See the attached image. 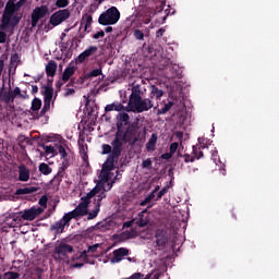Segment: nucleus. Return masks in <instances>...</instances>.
Here are the masks:
<instances>
[{
  "label": "nucleus",
  "mask_w": 279,
  "mask_h": 279,
  "mask_svg": "<svg viewBox=\"0 0 279 279\" xmlns=\"http://www.w3.org/2000/svg\"><path fill=\"white\" fill-rule=\"evenodd\" d=\"M155 247L158 250V252H162L167 247V243H169V235L167 234V231L162 229H157L155 231Z\"/></svg>",
  "instance_id": "nucleus-8"
},
{
  "label": "nucleus",
  "mask_w": 279,
  "mask_h": 279,
  "mask_svg": "<svg viewBox=\"0 0 279 279\" xmlns=\"http://www.w3.org/2000/svg\"><path fill=\"white\" fill-rule=\"evenodd\" d=\"M151 201L146 196L144 201L140 203V206H147Z\"/></svg>",
  "instance_id": "nucleus-58"
},
{
  "label": "nucleus",
  "mask_w": 279,
  "mask_h": 279,
  "mask_svg": "<svg viewBox=\"0 0 279 279\" xmlns=\"http://www.w3.org/2000/svg\"><path fill=\"white\" fill-rule=\"evenodd\" d=\"M171 108H173V101H168L161 109L157 110V114H167Z\"/></svg>",
  "instance_id": "nucleus-30"
},
{
  "label": "nucleus",
  "mask_w": 279,
  "mask_h": 279,
  "mask_svg": "<svg viewBox=\"0 0 279 279\" xmlns=\"http://www.w3.org/2000/svg\"><path fill=\"white\" fill-rule=\"evenodd\" d=\"M40 108H43V100H40V98H34L32 100V105H31V110L29 114H36V112H38L40 110Z\"/></svg>",
  "instance_id": "nucleus-27"
},
{
  "label": "nucleus",
  "mask_w": 279,
  "mask_h": 279,
  "mask_svg": "<svg viewBox=\"0 0 279 279\" xmlns=\"http://www.w3.org/2000/svg\"><path fill=\"white\" fill-rule=\"evenodd\" d=\"M133 36H134L135 40H145V33H143V31H141V29H135L133 32Z\"/></svg>",
  "instance_id": "nucleus-38"
},
{
  "label": "nucleus",
  "mask_w": 279,
  "mask_h": 279,
  "mask_svg": "<svg viewBox=\"0 0 279 279\" xmlns=\"http://www.w3.org/2000/svg\"><path fill=\"white\" fill-rule=\"evenodd\" d=\"M151 166H153V161H151V158H147L145 160H143L142 162V167L143 169H151Z\"/></svg>",
  "instance_id": "nucleus-41"
},
{
  "label": "nucleus",
  "mask_w": 279,
  "mask_h": 279,
  "mask_svg": "<svg viewBox=\"0 0 279 279\" xmlns=\"http://www.w3.org/2000/svg\"><path fill=\"white\" fill-rule=\"evenodd\" d=\"M146 197L151 202V201L155 199V197H156V192L150 193V194L147 195Z\"/></svg>",
  "instance_id": "nucleus-61"
},
{
  "label": "nucleus",
  "mask_w": 279,
  "mask_h": 279,
  "mask_svg": "<svg viewBox=\"0 0 279 279\" xmlns=\"http://www.w3.org/2000/svg\"><path fill=\"white\" fill-rule=\"evenodd\" d=\"M145 213H147V209L138 214V220L136 221V226H138V228H145V226H147V220H145Z\"/></svg>",
  "instance_id": "nucleus-29"
},
{
  "label": "nucleus",
  "mask_w": 279,
  "mask_h": 279,
  "mask_svg": "<svg viewBox=\"0 0 279 279\" xmlns=\"http://www.w3.org/2000/svg\"><path fill=\"white\" fill-rule=\"evenodd\" d=\"M32 93L33 95H36V93H38V85H32Z\"/></svg>",
  "instance_id": "nucleus-60"
},
{
  "label": "nucleus",
  "mask_w": 279,
  "mask_h": 279,
  "mask_svg": "<svg viewBox=\"0 0 279 279\" xmlns=\"http://www.w3.org/2000/svg\"><path fill=\"white\" fill-rule=\"evenodd\" d=\"M68 169H69V160H63L52 182H54V184H60V182H62V180L64 179V175H66Z\"/></svg>",
  "instance_id": "nucleus-14"
},
{
  "label": "nucleus",
  "mask_w": 279,
  "mask_h": 279,
  "mask_svg": "<svg viewBox=\"0 0 279 279\" xmlns=\"http://www.w3.org/2000/svg\"><path fill=\"white\" fill-rule=\"evenodd\" d=\"M100 205L96 204L95 209L90 213L87 211V220L90 221L93 219H96L97 215H99Z\"/></svg>",
  "instance_id": "nucleus-33"
},
{
  "label": "nucleus",
  "mask_w": 279,
  "mask_h": 279,
  "mask_svg": "<svg viewBox=\"0 0 279 279\" xmlns=\"http://www.w3.org/2000/svg\"><path fill=\"white\" fill-rule=\"evenodd\" d=\"M19 182H29V169L24 163H21L19 167Z\"/></svg>",
  "instance_id": "nucleus-18"
},
{
  "label": "nucleus",
  "mask_w": 279,
  "mask_h": 279,
  "mask_svg": "<svg viewBox=\"0 0 279 279\" xmlns=\"http://www.w3.org/2000/svg\"><path fill=\"white\" fill-rule=\"evenodd\" d=\"M98 247H99V244L90 245V246H88L87 252H90L92 254H95V252H97Z\"/></svg>",
  "instance_id": "nucleus-52"
},
{
  "label": "nucleus",
  "mask_w": 279,
  "mask_h": 279,
  "mask_svg": "<svg viewBox=\"0 0 279 279\" xmlns=\"http://www.w3.org/2000/svg\"><path fill=\"white\" fill-rule=\"evenodd\" d=\"M161 160H171L173 158V155L171 153H165L160 156Z\"/></svg>",
  "instance_id": "nucleus-51"
},
{
  "label": "nucleus",
  "mask_w": 279,
  "mask_h": 279,
  "mask_svg": "<svg viewBox=\"0 0 279 279\" xmlns=\"http://www.w3.org/2000/svg\"><path fill=\"white\" fill-rule=\"evenodd\" d=\"M143 98V90L141 89V85L133 84L131 88V95L129 97V106L138 101V99Z\"/></svg>",
  "instance_id": "nucleus-13"
},
{
  "label": "nucleus",
  "mask_w": 279,
  "mask_h": 279,
  "mask_svg": "<svg viewBox=\"0 0 279 279\" xmlns=\"http://www.w3.org/2000/svg\"><path fill=\"white\" fill-rule=\"evenodd\" d=\"M39 171L43 173V175H50V173L53 171L49 165L43 162L39 165Z\"/></svg>",
  "instance_id": "nucleus-31"
},
{
  "label": "nucleus",
  "mask_w": 279,
  "mask_h": 279,
  "mask_svg": "<svg viewBox=\"0 0 279 279\" xmlns=\"http://www.w3.org/2000/svg\"><path fill=\"white\" fill-rule=\"evenodd\" d=\"M167 193H169V185H166L160 190V192L157 194L155 202H159V199H162V197H165Z\"/></svg>",
  "instance_id": "nucleus-36"
},
{
  "label": "nucleus",
  "mask_w": 279,
  "mask_h": 279,
  "mask_svg": "<svg viewBox=\"0 0 279 279\" xmlns=\"http://www.w3.org/2000/svg\"><path fill=\"white\" fill-rule=\"evenodd\" d=\"M70 17L71 12L69 11V9L59 10L50 16L49 23L50 25H53V27H58L60 23H64V21H66Z\"/></svg>",
  "instance_id": "nucleus-9"
},
{
  "label": "nucleus",
  "mask_w": 279,
  "mask_h": 279,
  "mask_svg": "<svg viewBox=\"0 0 279 279\" xmlns=\"http://www.w3.org/2000/svg\"><path fill=\"white\" fill-rule=\"evenodd\" d=\"M145 275L141 274V272H135L131 276V279H141L144 278Z\"/></svg>",
  "instance_id": "nucleus-55"
},
{
  "label": "nucleus",
  "mask_w": 279,
  "mask_h": 279,
  "mask_svg": "<svg viewBox=\"0 0 279 279\" xmlns=\"http://www.w3.org/2000/svg\"><path fill=\"white\" fill-rule=\"evenodd\" d=\"M56 71H58V63L56 61H49L46 65V75L48 77H54Z\"/></svg>",
  "instance_id": "nucleus-22"
},
{
  "label": "nucleus",
  "mask_w": 279,
  "mask_h": 279,
  "mask_svg": "<svg viewBox=\"0 0 279 279\" xmlns=\"http://www.w3.org/2000/svg\"><path fill=\"white\" fill-rule=\"evenodd\" d=\"M88 202L81 198L78 206L74 210L69 211L68 215L72 219H77V217H86V215H88Z\"/></svg>",
  "instance_id": "nucleus-10"
},
{
  "label": "nucleus",
  "mask_w": 279,
  "mask_h": 279,
  "mask_svg": "<svg viewBox=\"0 0 279 279\" xmlns=\"http://www.w3.org/2000/svg\"><path fill=\"white\" fill-rule=\"evenodd\" d=\"M82 25H84L85 29H88V27H90V25H93V15H90V14L83 15Z\"/></svg>",
  "instance_id": "nucleus-32"
},
{
  "label": "nucleus",
  "mask_w": 279,
  "mask_h": 279,
  "mask_svg": "<svg viewBox=\"0 0 279 279\" xmlns=\"http://www.w3.org/2000/svg\"><path fill=\"white\" fill-rule=\"evenodd\" d=\"M102 199H104V198L100 196V194L97 195V198H96L97 203H96V204H99V205L101 206Z\"/></svg>",
  "instance_id": "nucleus-64"
},
{
  "label": "nucleus",
  "mask_w": 279,
  "mask_h": 279,
  "mask_svg": "<svg viewBox=\"0 0 279 279\" xmlns=\"http://www.w3.org/2000/svg\"><path fill=\"white\" fill-rule=\"evenodd\" d=\"M16 97H24L23 93H21V87H15L13 90L12 88L9 92H5V87L0 88V99L4 104H14Z\"/></svg>",
  "instance_id": "nucleus-5"
},
{
  "label": "nucleus",
  "mask_w": 279,
  "mask_h": 279,
  "mask_svg": "<svg viewBox=\"0 0 279 279\" xmlns=\"http://www.w3.org/2000/svg\"><path fill=\"white\" fill-rule=\"evenodd\" d=\"M56 254L59 256H66V254H73V246L71 244H66L64 242H61L59 245L54 247Z\"/></svg>",
  "instance_id": "nucleus-17"
},
{
  "label": "nucleus",
  "mask_w": 279,
  "mask_h": 279,
  "mask_svg": "<svg viewBox=\"0 0 279 279\" xmlns=\"http://www.w3.org/2000/svg\"><path fill=\"white\" fill-rule=\"evenodd\" d=\"M134 226V220H130L123 223V228H132Z\"/></svg>",
  "instance_id": "nucleus-56"
},
{
  "label": "nucleus",
  "mask_w": 279,
  "mask_h": 279,
  "mask_svg": "<svg viewBox=\"0 0 279 279\" xmlns=\"http://www.w3.org/2000/svg\"><path fill=\"white\" fill-rule=\"evenodd\" d=\"M117 131L110 144H102V155L108 156L98 177L97 186L104 187V184L110 182V171L119 162L123 147L125 145H136L138 143V125L130 122V114L120 112L117 116Z\"/></svg>",
  "instance_id": "nucleus-1"
},
{
  "label": "nucleus",
  "mask_w": 279,
  "mask_h": 279,
  "mask_svg": "<svg viewBox=\"0 0 279 279\" xmlns=\"http://www.w3.org/2000/svg\"><path fill=\"white\" fill-rule=\"evenodd\" d=\"M99 48L97 46H89L87 49H85L81 54H78L77 60L80 64L86 62L87 58H90L97 53Z\"/></svg>",
  "instance_id": "nucleus-15"
},
{
  "label": "nucleus",
  "mask_w": 279,
  "mask_h": 279,
  "mask_svg": "<svg viewBox=\"0 0 279 279\" xmlns=\"http://www.w3.org/2000/svg\"><path fill=\"white\" fill-rule=\"evenodd\" d=\"M171 5H168L167 9L165 10V15L162 16L163 22L167 21V16H169L170 14H175V11L171 12Z\"/></svg>",
  "instance_id": "nucleus-46"
},
{
  "label": "nucleus",
  "mask_w": 279,
  "mask_h": 279,
  "mask_svg": "<svg viewBox=\"0 0 279 279\" xmlns=\"http://www.w3.org/2000/svg\"><path fill=\"white\" fill-rule=\"evenodd\" d=\"M130 255V250L125 247H120L113 251V257L111 258V263H121L125 256Z\"/></svg>",
  "instance_id": "nucleus-16"
},
{
  "label": "nucleus",
  "mask_w": 279,
  "mask_h": 279,
  "mask_svg": "<svg viewBox=\"0 0 279 279\" xmlns=\"http://www.w3.org/2000/svg\"><path fill=\"white\" fill-rule=\"evenodd\" d=\"M8 38V34H5V32L0 31V45H3V43H5Z\"/></svg>",
  "instance_id": "nucleus-49"
},
{
  "label": "nucleus",
  "mask_w": 279,
  "mask_h": 279,
  "mask_svg": "<svg viewBox=\"0 0 279 279\" xmlns=\"http://www.w3.org/2000/svg\"><path fill=\"white\" fill-rule=\"evenodd\" d=\"M25 3H27V0H20L15 3V10H21V8H23V5H25Z\"/></svg>",
  "instance_id": "nucleus-50"
},
{
  "label": "nucleus",
  "mask_w": 279,
  "mask_h": 279,
  "mask_svg": "<svg viewBox=\"0 0 279 279\" xmlns=\"http://www.w3.org/2000/svg\"><path fill=\"white\" fill-rule=\"evenodd\" d=\"M72 218L69 214H64V216L57 222L50 226V230H54L56 234H62L64 232V228L71 223Z\"/></svg>",
  "instance_id": "nucleus-11"
},
{
  "label": "nucleus",
  "mask_w": 279,
  "mask_h": 279,
  "mask_svg": "<svg viewBox=\"0 0 279 279\" xmlns=\"http://www.w3.org/2000/svg\"><path fill=\"white\" fill-rule=\"evenodd\" d=\"M75 93V89L73 88H66L64 93V97H71Z\"/></svg>",
  "instance_id": "nucleus-54"
},
{
  "label": "nucleus",
  "mask_w": 279,
  "mask_h": 279,
  "mask_svg": "<svg viewBox=\"0 0 279 279\" xmlns=\"http://www.w3.org/2000/svg\"><path fill=\"white\" fill-rule=\"evenodd\" d=\"M102 199H104V198L100 196V194L97 195V198H96L97 203H96V204H99V205L101 206Z\"/></svg>",
  "instance_id": "nucleus-63"
},
{
  "label": "nucleus",
  "mask_w": 279,
  "mask_h": 279,
  "mask_svg": "<svg viewBox=\"0 0 279 279\" xmlns=\"http://www.w3.org/2000/svg\"><path fill=\"white\" fill-rule=\"evenodd\" d=\"M105 110L107 112H112V110H114L116 112H123V110H128L125 109V106H123V104L121 102H113V104H109L105 107Z\"/></svg>",
  "instance_id": "nucleus-21"
},
{
  "label": "nucleus",
  "mask_w": 279,
  "mask_h": 279,
  "mask_svg": "<svg viewBox=\"0 0 279 279\" xmlns=\"http://www.w3.org/2000/svg\"><path fill=\"white\" fill-rule=\"evenodd\" d=\"M4 278L5 279H19V278H21V274L14 272V271H8V272H4Z\"/></svg>",
  "instance_id": "nucleus-40"
},
{
  "label": "nucleus",
  "mask_w": 279,
  "mask_h": 279,
  "mask_svg": "<svg viewBox=\"0 0 279 279\" xmlns=\"http://www.w3.org/2000/svg\"><path fill=\"white\" fill-rule=\"evenodd\" d=\"M106 36V33L104 31H100L93 35L94 40H99V38H104Z\"/></svg>",
  "instance_id": "nucleus-48"
},
{
  "label": "nucleus",
  "mask_w": 279,
  "mask_h": 279,
  "mask_svg": "<svg viewBox=\"0 0 279 279\" xmlns=\"http://www.w3.org/2000/svg\"><path fill=\"white\" fill-rule=\"evenodd\" d=\"M68 5H69V0H57L56 1L57 8H68Z\"/></svg>",
  "instance_id": "nucleus-45"
},
{
  "label": "nucleus",
  "mask_w": 279,
  "mask_h": 279,
  "mask_svg": "<svg viewBox=\"0 0 279 279\" xmlns=\"http://www.w3.org/2000/svg\"><path fill=\"white\" fill-rule=\"evenodd\" d=\"M58 151L63 160H69V154H66V148H64V146L60 145Z\"/></svg>",
  "instance_id": "nucleus-39"
},
{
  "label": "nucleus",
  "mask_w": 279,
  "mask_h": 279,
  "mask_svg": "<svg viewBox=\"0 0 279 279\" xmlns=\"http://www.w3.org/2000/svg\"><path fill=\"white\" fill-rule=\"evenodd\" d=\"M119 19H121V12H119L117 7H111L100 14L98 23L99 25H117V23H119Z\"/></svg>",
  "instance_id": "nucleus-3"
},
{
  "label": "nucleus",
  "mask_w": 279,
  "mask_h": 279,
  "mask_svg": "<svg viewBox=\"0 0 279 279\" xmlns=\"http://www.w3.org/2000/svg\"><path fill=\"white\" fill-rule=\"evenodd\" d=\"M20 99H29V95L27 94V92H23L22 97H20Z\"/></svg>",
  "instance_id": "nucleus-62"
},
{
  "label": "nucleus",
  "mask_w": 279,
  "mask_h": 279,
  "mask_svg": "<svg viewBox=\"0 0 279 279\" xmlns=\"http://www.w3.org/2000/svg\"><path fill=\"white\" fill-rule=\"evenodd\" d=\"M163 96H165V90H162L161 88H159L156 85L149 86V98L150 99H156V101H160Z\"/></svg>",
  "instance_id": "nucleus-19"
},
{
  "label": "nucleus",
  "mask_w": 279,
  "mask_h": 279,
  "mask_svg": "<svg viewBox=\"0 0 279 279\" xmlns=\"http://www.w3.org/2000/svg\"><path fill=\"white\" fill-rule=\"evenodd\" d=\"M45 153L49 156L51 154L52 156L56 155V147L49 145V146H44Z\"/></svg>",
  "instance_id": "nucleus-44"
},
{
  "label": "nucleus",
  "mask_w": 279,
  "mask_h": 279,
  "mask_svg": "<svg viewBox=\"0 0 279 279\" xmlns=\"http://www.w3.org/2000/svg\"><path fill=\"white\" fill-rule=\"evenodd\" d=\"M49 14V7L43 4L40 7H36L31 14V26L32 28L38 25V22L41 19H45Z\"/></svg>",
  "instance_id": "nucleus-7"
},
{
  "label": "nucleus",
  "mask_w": 279,
  "mask_h": 279,
  "mask_svg": "<svg viewBox=\"0 0 279 279\" xmlns=\"http://www.w3.org/2000/svg\"><path fill=\"white\" fill-rule=\"evenodd\" d=\"M39 204L41 206H47V196H41V198L39 199Z\"/></svg>",
  "instance_id": "nucleus-57"
},
{
  "label": "nucleus",
  "mask_w": 279,
  "mask_h": 279,
  "mask_svg": "<svg viewBox=\"0 0 279 279\" xmlns=\"http://www.w3.org/2000/svg\"><path fill=\"white\" fill-rule=\"evenodd\" d=\"M202 149H204V146H193L194 158H196L197 160H199V158H204V151H202Z\"/></svg>",
  "instance_id": "nucleus-34"
},
{
  "label": "nucleus",
  "mask_w": 279,
  "mask_h": 279,
  "mask_svg": "<svg viewBox=\"0 0 279 279\" xmlns=\"http://www.w3.org/2000/svg\"><path fill=\"white\" fill-rule=\"evenodd\" d=\"M14 12H19L14 0H9L5 4L4 12L2 15V24L0 26L1 29H8V24L10 23V17L14 16Z\"/></svg>",
  "instance_id": "nucleus-6"
},
{
  "label": "nucleus",
  "mask_w": 279,
  "mask_h": 279,
  "mask_svg": "<svg viewBox=\"0 0 279 279\" xmlns=\"http://www.w3.org/2000/svg\"><path fill=\"white\" fill-rule=\"evenodd\" d=\"M38 187L29 186V187H21L15 191V195H32V193H36Z\"/></svg>",
  "instance_id": "nucleus-26"
},
{
  "label": "nucleus",
  "mask_w": 279,
  "mask_h": 279,
  "mask_svg": "<svg viewBox=\"0 0 279 279\" xmlns=\"http://www.w3.org/2000/svg\"><path fill=\"white\" fill-rule=\"evenodd\" d=\"M156 143H158V134L153 133L150 138L146 143L147 151H156Z\"/></svg>",
  "instance_id": "nucleus-24"
},
{
  "label": "nucleus",
  "mask_w": 279,
  "mask_h": 279,
  "mask_svg": "<svg viewBox=\"0 0 279 279\" xmlns=\"http://www.w3.org/2000/svg\"><path fill=\"white\" fill-rule=\"evenodd\" d=\"M154 108L155 110L158 109V105L154 107V100H151L149 97L148 98H141L136 100L134 104L131 106H128L126 112H149Z\"/></svg>",
  "instance_id": "nucleus-4"
},
{
  "label": "nucleus",
  "mask_w": 279,
  "mask_h": 279,
  "mask_svg": "<svg viewBox=\"0 0 279 279\" xmlns=\"http://www.w3.org/2000/svg\"><path fill=\"white\" fill-rule=\"evenodd\" d=\"M101 73H102L101 69H95L92 72H89V77H99Z\"/></svg>",
  "instance_id": "nucleus-47"
},
{
  "label": "nucleus",
  "mask_w": 279,
  "mask_h": 279,
  "mask_svg": "<svg viewBox=\"0 0 279 279\" xmlns=\"http://www.w3.org/2000/svg\"><path fill=\"white\" fill-rule=\"evenodd\" d=\"M44 92V107L40 111L36 113H31V117L36 119L37 121L43 119V117H47V112L51 110V99H53V87L45 86Z\"/></svg>",
  "instance_id": "nucleus-2"
},
{
  "label": "nucleus",
  "mask_w": 279,
  "mask_h": 279,
  "mask_svg": "<svg viewBox=\"0 0 279 279\" xmlns=\"http://www.w3.org/2000/svg\"><path fill=\"white\" fill-rule=\"evenodd\" d=\"M73 75H75V65L70 63L69 66H66L63 71L62 82H69Z\"/></svg>",
  "instance_id": "nucleus-20"
},
{
  "label": "nucleus",
  "mask_w": 279,
  "mask_h": 279,
  "mask_svg": "<svg viewBox=\"0 0 279 279\" xmlns=\"http://www.w3.org/2000/svg\"><path fill=\"white\" fill-rule=\"evenodd\" d=\"M165 32H166L165 28H159V29L156 32L157 38H162V37L165 36Z\"/></svg>",
  "instance_id": "nucleus-53"
},
{
  "label": "nucleus",
  "mask_w": 279,
  "mask_h": 279,
  "mask_svg": "<svg viewBox=\"0 0 279 279\" xmlns=\"http://www.w3.org/2000/svg\"><path fill=\"white\" fill-rule=\"evenodd\" d=\"M154 4H155V12L156 14H160V12H162V10H165V4L167 3V0H153Z\"/></svg>",
  "instance_id": "nucleus-28"
},
{
  "label": "nucleus",
  "mask_w": 279,
  "mask_h": 279,
  "mask_svg": "<svg viewBox=\"0 0 279 279\" xmlns=\"http://www.w3.org/2000/svg\"><path fill=\"white\" fill-rule=\"evenodd\" d=\"M98 193H101V186L96 185L90 192L86 194V196L82 197L83 202H87V204H90V199L95 197V195H98Z\"/></svg>",
  "instance_id": "nucleus-25"
},
{
  "label": "nucleus",
  "mask_w": 279,
  "mask_h": 279,
  "mask_svg": "<svg viewBox=\"0 0 279 279\" xmlns=\"http://www.w3.org/2000/svg\"><path fill=\"white\" fill-rule=\"evenodd\" d=\"M180 147V144L178 142H173L170 144V154L174 156V154L178 151V148Z\"/></svg>",
  "instance_id": "nucleus-42"
},
{
  "label": "nucleus",
  "mask_w": 279,
  "mask_h": 279,
  "mask_svg": "<svg viewBox=\"0 0 279 279\" xmlns=\"http://www.w3.org/2000/svg\"><path fill=\"white\" fill-rule=\"evenodd\" d=\"M10 62H11V65L12 66H19V62H21V59H20V57H19V53H13L12 56H11V59H10Z\"/></svg>",
  "instance_id": "nucleus-37"
},
{
  "label": "nucleus",
  "mask_w": 279,
  "mask_h": 279,
  "mask_svg": "<svg viewBox=\"0 0 279 279\" xmlns=\"http://www.w3.org/2000/svg\"><path fill=\"white\" fill-rule=\"evenodd\" d=\"M20 215L24 221H34V219L40 215V208L31 207L29 209L21 211Z\"/></svg>",
  "instance_id": "nucleus-12"
},
{
  "label": "nucleus",
  "mask_w": 279,
  "mask_h": 279,
  "mask_svg": "<svg viewBox=\"0 0 279 279\" xmlns=\"http://www.w3.org/2000/svg\"><path fill=\"white\" fill-rule=\"evenodd\" d=\"M180 158H183L184 162H195V157H193L189 154L182 155V153L178 151L177 158H174V167L179 166L178 162H180Z\"/></svg>",
  "instance_id": "nucleus-23"
},
{
  "label": "nucleus",
  "mask_w": 279,
  "mask_h": 279,
  "mask_svg": "<svg viewBox=\"0 0 279 279\" xmlns=\"http://www.w3.org/2000/svg\"><path fill=\"white\" fill-rule=\"evenodd\" d=\"M112 186H114V181H108L106 184H102L101 191H111Z\"/></svg>",
  "instance_id": "nucleus-43"
},
{
  "label": "nucleus",
  "mask_w": 279,
  "mask_h": 279,
  "mask_svg": "<svg viewBox=\"0 0 279 279\" xmlns=\"http://www.w3.org/2000/svg\"><path fill=\"white\" fill-rule=\"evenodd\" d=\"M62 86H64V83L62 81H58L56 83V88H58V90H60L62 88Z\"/></svg>",
  "instance_id": "nucleus-59"
},
{
  "label": "nucleus",
  "mask_w": 279,
  "mask_h": 279,
  "mask_svg": "<svg viewBox=\"0 0 279 279\" xmlns=\"http://www.w3.org/2000/svg\"><path fill=\"white\" fill-rule=\"evenodd\" d=\"M17 23H21V17L16 16V15H12L10 17L9 23L7 24V29H8V27H16Z\"/></svg>",
  "instance_id": "nucleus-35"
}]
</instances>
